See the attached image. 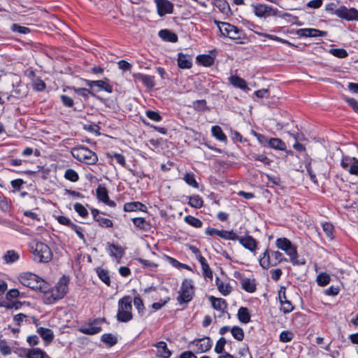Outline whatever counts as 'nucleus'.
I'll return each mask as SVG.
<instances>
[{
    "label": "nucleus",
    "mask_w": 358,
    "mask_h": 358,
    "mask_svg": "<svg viewBox=\"0 0 358 358\" xmlns=\"http://www.w3.org/2000/svg\"><path fill=\"white\" fill-rule=\"evenodd\" d=\"M178 64L181 69H189L192 66V59L189 56L182 52L178 55Z\"/></svg>",
    "instance_id": "393cba45"
},
{
    "label": "nucleus",
    "mask_w": 358,
    "mask_h": 358,
    "mask_svg": "<svg viewBox=\"0 0 358 358\" xmlns=\"http://www.w3.org/2000/svg\"><path fill=\"white\" fill-rule=\"evenodd\" d=\"M199 262L201 264L203 275L205 278H208L210 280L213 279V271L211 268H210L206 258H200Z\"/></svg>",
    "instance_id": "7c9ffc66"
},
{
    "label": "nucleus",
    "mask_w": 358,
    "mask_h": 358,
    "mask_svg": "<svg viewBox=\"0 0 358 358\" xmlns=\"http://www.w3.org/2000/svg\"><path fill=\"white\" fill-rule=\"evenodd\" d=\"M74 209L82 218L85 219L87 217L88 211L81 203H76L74 205Z\"/></svg>",
    "instance_id": "864d4df0"
},
{
    "label": "nucleus",
    "mask_w": 358,
    "mask_h": 358,
    "mask_svg": "<svg viewBox=\"0 0 358 358\" xmlns=\"http://www.w3.org/2000/svg\"><path fill=\"white\" fill-rule=\"evenodd\" d=\"M241 287L248 293H253L257 289V285L255 279L243 278L241 281Z\"/></svg>",
    "instance_id": "b1692460"
},
{
    "label": "nucleus",
    "mask_w": 358,
    "mask_h": 358,
    "mask_svg": "<svg viewBox=\"0 0 358 358\" xmlns=\"http://www.w3.org/2000/svg\"><path fill=\"white\" fill-rule=\"evenodd\" d=\"M353 163L350 165L348 171L352 175H358V159L353 157Z\"/></svg>",
    "instance_id": "e2e57ef3"
},
{
    "label": "nucleus",
    "mask_w": 358,
    "mask_h": 358,
    "mask_svg": "<svg viewBox=\"0 0 358 358\" xmlns=\"http://www.w3.org/2000/svg\"><path fill=\"white\" fill-rule=\"evenodd\" d=\"M219 237L224 240L237 241L239 238V236L236 234L233 230L226 231L220 230Z\"/></svg>",
    "instance_id": "ea45409f"
},
{
    "label": "nucleus",
    "mask_w": 358,
    "mask_h": 358,
    "mask_svg": "<svg viewBox=\"0 0 358 358\" xmlns=\"http://www.w3.org/2000/svg\"><path fill=\"white\" fill-rule=\"evenodd\" d=\"M278 298L281 305V310L283 313L287 314L294 310V306L292 302L287 300L286 297V289L285 287H281L278 291Z\"/></svg>",
    "instance_id": "4468645a"
},
{
    "label": "nucleus",
    "mask_w": 358,
    "mask_h": 358,
    "mask_svg": "<svg viewBox=\"0 0 358 358\" xmlns=\"http://www.w3.org/2000/svg\"><path fill=\"white\" fill-rule=\"evenodd\" d=\"M197 62L204 66H210L214 64L215 59L210 55H201L196 57Z\"/></svg>",
    "instance_id": "4c0bfd02"
},
{
    "label": "nucleus",
    "mask_w": 358,
    "mask_h": 358,
    "mask_svg": "<svg viewBox=\"0 0 358 358\" xmlns=\"http://www.w3.org/2000/svg\"><path fill=\"white\" fill-rule=\"evenodd\" d=\"M296 34L299 37H317L325 36L327 32L313 28H303L296 30Z\"/></svg>",
    "instance_id": "dca6fc26"
},
{
    "label": "nucleus",
    "mask_w": 358,
    "mask_h": 358,
    "mask_svg": "<svg viewBox=\"0 0 358 358\" xmlns=\"http://www.w3.org/2000/svg\"><path fill=\"white\" fill-rule=\"evenodd\" d=\"M30 75L32 76L31 85L36 91H43L45 89V83L38 77H36L34 73L31 71Z\"/></svg>",
    "instance_id": "2f4dec72"
},
{
    "label": "nucleus",
    "mask_w": 358,
    "mask_h": 358,
    "mask_svg": "<svg viewBox=\"0 0 358 358\" xmlns=\"http://www.w3.org/2000/svg\"><path fill=\"white\" fill-rule=\"evenodd\" d=\"M143 205L142 203H125L124 209L125 211H135L137 209H141Z\"/></svg>",
    "instance_id": "4d7b16f0"
},
{
    "label": "nucleus",
    "mask_w": 358,
    "mask_h": 358,
    "mask_svg": "<svg viewBox=\"0 0 358 358\" xmlns=\"http://www.w3.org/2000/svg\"><path fill=\"white\" fill-rule=\"evenodd\" d=\"M227 343V341L224 337H221L219 338V340L217 341L215 346V352L217 354H223L224 352V345Z\"/></svg>",
    "instance_id": "603ef678"
},
{
    "label": "nucleus",
    "mask_w": 358,
    "mask_h": 358,
    "mask_svg": "<svg viewBox=\"0 0 358 358\" xmlns=\"http://www.w3.org/2000/svg\"><path fill=\"white\" fill-rule=\"evenodd\" d=\"M131 298L129 296H124L118 301V310L117 313V320L127 322L132 318Z\"/></svg>",
    "instance_id": "423d86ee"
},
{
    "label": "nucleus",
    "mask_w": 358,
    "mask_h": 358,
    "mask_svg": "<svg viewBox=\"0 0 358 358\" xmlns=\"http://www.w3.org/2000/svg\"><path fill=\"white\" fill-rule=\"evenodd\" d=\"M158 36L165 42L176 43L178 37L176 33L169 29H162L158 32Z\"/></svg>",
    "instance_id": "6ab92c4d"
},
{
    "label": "nucleus",
    "mask_w": 358,
    "mask_h": 358,
    "mask_svg": "<svg viewBox=\"0 0 358 358\" xmlns=\"http://www.w3.org/2000/svg\"><path fill=\"white\" fill-rule=\"evenodd\" d=\"M294 337L293 332L286 330L282 331L279 335V341L282 343L290 342Z\"/></svg>",
    "instance_id": "de8ad7c7"
},
{
    "label": "nucleus",
    "mask_w": 358,
    "mask_h": 358,
    "mask_svg": "<svg viewBox=\"0 0 358 358\" xmlns=\"http://www.w3.org/2000/svg\"><path fill=\"white\" fill-rule=\"evenodd\" d=\"M108 80L107 78H105L104 80H95V87H97V90H94L96 92L105 90L108 93H111L113 92V86L108 83Z\"/></svg>",
    "instance_id": "c85d7f7f"
},
{
    "label": "nucleus",
    "mask_w": 358,
    "mask_h": 358,
    "mask_svg": "<svg viewBox=\"0 0 358 358\" xmlns=\"http://www.w3.org/2000/svg\"><path fill=\"white\" fill-rule=\"evenodd\" d=\"M253 158L255 160L259 161L265 165H269L271 162V159L264 155H255Z\"/></svg>",
    "instance_id": "69168bd1"
},
{
    "label": "nucleus",
    "mask_w": 358,
    "mask_h": 358,
    "mask_svg": "<svg viewBox=\"0 0 358 358\" xmlns=\"http://www.w3.org/2000/svg\"><path fill=\"white\" fill-rule=\"evenodd\" d=\"M96 195L99 201H110L107 189L101 185L96 189Z\"/></svg>",
    "instance_id": "473e14b6"
},
{
    "label": "nucleus",
    "mask_w": 358,
    "mask_h": 358,
    "mask_svg": "<svg viewBox=\"0 0 358 358\" xmlns=\"http://www.w3.org/2000/svg\"><path fill=\"white\" fill-rule=\"evenodd\" d=\"M194 289L193 281L191 279H185L179 291L178 302L180 304L189 303L192 299L194 293Z\"/></svg>",
    "instance_id": "6e6552de"
},
{
    "label": "nucleus",
    "mask_w": 358,
    "mask_h": 358,
    "mask_svg": "<svg viewBox=\"0 0 358 358\" xmlns=\"http://www.w3.org/2000/svg\"><path fill=\"white\" fill-rule=\"evenodd\" d=\"M189 347L194 348V350L197 354L206 352L211 348L212 341L208 336L195 338L189 343Z\"/></svg>",
    "instance_id": "9d476101"
},
{
    "label": "nucleus",
    "mask_w": 358,
    "mask_h": 358,
    "mask_svg": "<svg viewBox=\"0 0 358 358\" xmlns=\"http://www.w3.org/2000/svg\"><path fill=\"white\" fill-rule=\"evenodd\" d=\"M229 82L233 86L245 90H249L245 80L237 76H231L229 78Z\"/></svg>",
    "instance_id": "a878e982"
},
{
    "label": "nucleus",
    "mask_w": 358,
    "mask_h": 358,
    "mask_svg": "<svg viewBox=\"0 0 358 358\" xmlns=\"http://www.w3.org/2000/svg\"><path fill=\"white\" fill-rule=\"evenodd\" d=\"M317 285L320 287L327 285L330 282V276L327 273H320L316 279Z\"/></svg>",
    "instance_id": "37998d69"
},
{
    "label": "nucleus",
    "mask_w": 358,
    "mask_h": 358,
    "mask_svg": "<svg viewBox=\"0 0 358 358\" xmlns=\"http://www.w3.org/2000/svg\"><path fill=\"white\" fill-rule=\"evenodd\" d=\"M322 229L328 238H329L330 239L334 238V235H333L334 226L331 223L327 222L323 223L322 224Z\"/></svg>",
    "instance_id": "5fc2aeb1"
},
{
    "label": "nucleus",
    "mask_w": 358,
    "mask_h": 358,
    "mask_svg": "<svg viewBox=\"0 0 358 358\" xmlns=\"http://www.w3.org/2000/svg\"><path fill=\"white\" fill-rule=\"evenodd\" d=\"M75 92L78 95L85 97V98L88 97L89 94H92V96H94V94L93 93V92L92 90H90L89 89H86V88L75 89Z\"/></svg>",
    "instance_id": "680f3d73"
},
{
    "label": "nucleus",
    "mask_w": 358,
    "mask_h": 358,
    "mask_svg": "<svg viewBox=\"0 0 358 358\" xmlns=\"http://www.w3.org/2000/svg\"><path fill=\"white\" fill-rule=\"evenodd\" d=\"M215 285H216L219 292L223 296L229 295L232 291V287L230 285V284L229 282H223L222 280H221L220 279L219 277H216V278H215Z\"/></svg>",
    "instance_id": "5701e85b"
},
{
    "label": "nucleus",
    "mask_w": 358,
    "mask_h": 358,
    "mask_svg": "<svg viewBox=\"0 0 358 358\" xmlns=\"http://www.w3.org/2000/svg\"><path fill=\"white\" fill-rule=\"evenodd\" d=\"M45 352L40 348H31L27 350L26 358H45Z\"/></svg>",
    "instance_id": "f704fd0d"
},
{
    "label": "nucleus",
    "mask_w": 358,
    "mask_h": 358,
    "mask_svg": "<svg viewBox=\"0 0 358 358\" xmlns=\"http://www.w3.org/2000/svg\"><path fill=\"white\" fill-rule=\"evenodd\" d=\"M215 5L223 13H227L230 9L229 3L225 0H216Z\"/></svg>",
    "instance_id": "6e6d98bb"
},
{
    "label": "nucleus",
    "mask_w": 358,
    "mask_h": 358,
    "mask_svg": "<svg viewBox=\"0 0 358 358\" xmlns=\"http://www.w3.org/2000/svg\"><path fill=\"white\" fill-rule=\"evenodd\" d=\"M108 251L110 256L118 260L121 259L123 255L122 249L114 244H108Z\"/></svg>",
    "instance_id": "72a5a7b5"
},
{
    "label": "nucleus",
    "mask_w": 358,
    "mask_h": 358,
    "mask_svg": "<svg viewBox=\"0 0 358 358\" xmlns=\"http://www.w3.org/2000/svg\"><path fill=\"white\" fill-rule=\"evenodd\" d=\"M271 255L273 266H277L282 262H287V259L284 257L283 254L279 251L271 250Z\"/></svg>",
    "instance_id": "e433bc0d"
},
{
    "label": "nucleus",
    "mask_w": 358,
    "mask_h": 358,
    "mask_svg": "<svg viewBox=\"0 0 358 358\" xmlns=\"http://www.w3.org/2000/svg\"><path fill=\"white\" fill-rule=\"evenodd\" d=\"M64 178L66 180L73 182H77L79 180V176L78 173L72 169H68L66 170Z\"/></svg>",
    "instance_id": "49530a36"
},
{
    "label": "nucleus",
    "mask_w": 358,
    "mask_h": 358,
    "mask_svg": "<svg viewBox=\"0 0 358 358\" xmlns=\"http://www.w3.org/2000/svg\"><path fill=\"white\" fill-rule=\"evenodd\" d=\"M184 220L186 223L195 228H200L203 224L202 222L199 219L192 215L185 216Z\"/></svg>",
    "instance_id": "79ce46f5"
},
{
    "label": "nucleus",
    "mask_w": 358,
    "mask_h": 358,
    "mask_svg": "<svg viewBox=\"0 0 358 358\" xmlns=\"http://www.w3.org/2000/svg\"><path fill=\"white\" fill-rule=\"evenodd\" d=\"M173 11V4L168 0H158V15L163 17L171 14Z\"/></svg>",
    "instance_id": "f3484780"
},
{
    "label": "nucleus",
    "mask_w": 358,
    "mask_h": 358,
    "mask_svg": "<svg viewBox=\"0 0 358 358\" xmlns=\"http://www.w3.org/2000/svg\"><path fill=\"white\" fill-rule=\"evenodd\" d=\"M62 103L67 107H72L73 106V100L66 95H61L60 96Z\"/></svg>",
    "instance_id": "338daca9"
},
{
    "label": "nucleus",
    "mask_w": 358,
    "mask_h": 358,
    "mask_svg": "<svg viewBox=\"0 0 358 358\" xmlns=\"http://www.w3.org/2000/svg\"><path fill=\"white\" fill-rule=\"evenodd\" d=\"M231 333L233 337L238 341H243L244 338V331L242 328L238 326H234L231 329Z\"/></svg>",
    "instance_id": "a18cd8bd"
},
{
    "label": "nucleus",
    "mask_w": 358,
    "mask_h": 358,
    "mask_svg": "<svg viewBox=\"0 0 358 358\" xmlns=\"http://www.w3.org/2000/svg\"><path fill=\"white\" fill-rule=\"evenodd\" d=\"M215 22L223 36L228 37L239 43L244 38V33L241 29L228 22L220 21H215Z\"/></svg>",
    "instance_id": "20e7f679"
},
{
    "label": "nucleus",
    "mask_w": 358,
    "mask_h": 358,
    "mask_svg": "<svg viewBox=\"0 0 358 358\" xmlns=\"http://www.w3.org/2000/svg\"><path fill=\"white\" fill-rule=\"evenodd\" d=\"M252 10L256 16L259 17H266L270 15H275L277 10L270 6L265 4L252 5Z\"/></svg>",
    "instance_id": "f8f14e48"
},
{
    "label": "nucleus",
    "mask_w": 358,
    "mask_h": 358,
    "mask_svg": "<svg viewBox=\"0 0 358 358\" xmlns=\"http://www.w3.org/2000/svg\"><path fill=\"white\" fill-rule=\"evenodd\" d=\"M184 180L186 182L187 184H188L189 185H190L193 187H195V188L199 187V184L195 179V176L192 173H187L184 176Z\"/></svg>",
    "instance_id": "09e8293b"
},
{
    "label": "nucleus",
    "mask_w": 358,
    "mask_h": 358,
    "mask_svg": "<svg viewBox=\"0 0 358 358\" xmlns=\"http://www.w3.org/2000/svg\"><path fill=\"white\" fill-rule=\"evenodd\" d=\"M0 352L4 356L9 355L12 352L11 348L6 341H0Z\"/></svg>",
    "instance_id": "13d9d810"
},
{
    "label": "nucleus",
    "mask_w": 358,
    "mask_h": 358,
    "mask_svg": "<svg viewBox=\"0 0 358 358\" xmlns=\"http://www.w3.org/2000/svg\"><path fill=\"white\" fill-rule=\"evenodd\" d=\"M254 32L256 34H257L258 36H263V37L267 38L273 40V41L280 42V43H282L283 44H287V45H290L291 44L288 41H287L285 39H283V38H280V37H278L277 36H275V35L264 33V32H262V31H254Z\"/></svg>",
    "instance_id": "58836bf2"
},
{
    "label": "nucleus",
    "mask_w": 358,
    "mask_h": 358,
    "mask_svg": "<svg viewBox=\"0 0 358 358\" xmlns=\"http://www.w3.org/2000/svg\"><path fill=\"white\" fill-rule=\"evenodd\" d=\"M70 228L74 231L76 232V234L78 235V236L83 241L85 240V235H84V233H83V229L80 227V226H78L76 225V224L74 223H72V224L71 225Z\"/></svg>",
    "instance_id": "052dcab7"
},
{
    "label": "nucleus",
    "mask_w": 358,
    "mask_h": 358,
    "mask_svg": "<svg viewBox=\"0 0 358 358\" xmlns=\"http://www.w3.org/2000/svg\"><path fill=\"white\" fill-rule=\"evenodd\" d=\"M101 321V320L100 319H96L89 322L87 325L80 327L78 329V331L87 335L96 334L101 331V327L100 326Z\"/></svg>",
    "instance_id": "ddd939ff"
},
{
    "label": "nucleus",
    "mask_w": 358,
    "mask_h": 358,
    "mask_svg": "<svg viewBox=\"0 0 358 358\" xmlns=\"http://www.w3.org/2000/svg\"><path fill=\"white\" fill-rule=\"evenodd\" d=\"M276 247L285 252L289 257V261L294 266L304 265L306 260L302 258L299 259V255L296 246L287 238H278L275 241Z\"/></svg>",
    "instance_id": "f03ea898"
},
{
    "label": "nucleus",
    "mask_w": 358,
    "mask_h": 358,
    "mask_svg": "<svg viewBox=\"0 0 358 358\" xmlns=\"http://www.w3.org/2000/svg\"><path fill=\"white\" fill-rule=\"evenodd\" d=\"M172 352L164 341H158V358H169Z\"/></svg>",
    "instance_id": "cd10ccee"
},
{
    "label": "nucleus",
    "mask_w": 358,
    "mask_h": 358,
    "mask_svg": "<svg viewBox=\"0 0 358 358\" xmlns=\"http://www.w3.org/2000/svg\"><path fill=\"white\" fill-rule=\"evenodd\" d=\"M96 273H97L99 278H100V280H101L107 285H110V276H109L108 272L106 270L101 268H98L96 269Z\"/></svg>",
    "instance_id": "c03bdc74"
},
{
    "label": "nucleus",
    "mask_w": 358,
    "mask_h": 358,
    "mask_svg": "<svg viewBox=\"0 0 358 358\" xmlns=\"http://www.w3.org/2000/svg\"><path fill=\"white\" fill-rule=\"evenodd\" d=\"M306 169L311 181L315 184H317L315 173L326 176V168L322 161L311 160L306 164Z\"/></svg>",
    "instance_id": "1a4fd4ad"
},
{
    "label": "nucleus",
    "mask_w": 358,
    "mask_h": 358,
    "mask_svg": "<svg viewBox=\"0 0 358 358\" xmlns=\"http://www.w3.org/2000/svg\"><path fill=\"white\" fill-rule=\"evenodd\" d=\"M37 333L44 341L45 345H49L54 338L53 331L48 328L39 327L37 329Z\"/></svg>",
    "instance_id": "4be33fe9"
},
{
    "label": "nucleus",
    "mask_w": 358,
    "mask_h": 358,
    "mask_svg": "<svg viewBox=\"0 0 358 358\" xmlns=\"http://www.w3.org/2000/svg\"><path fill=\"white\" fill-rule=\"evenodd\" d=\"M238 320L243 324H248L250 321L251 315L246 307H241L237 313Z\"/></svg>",
    "instance_id": "c756f323"
},
{
    "label": "nucleus",
    "mask_w": 358,
    "mask_h": 358,
    "mask_svg": "<svg viewBox=\"0 0 358 358\" xmlns=\"http://www.w3.org/2000/svg\"><path fill=\"white\" fill-rule=\"evenodd\" d=\"M69 279L68 277H62L55 287L49 290H45V285L41 290L43 292V299L47 304H52L56 301L62 299L68 291V283Z\"/></svg>",
    "instance_id": "f257e3e1"
},
{
    "label": "nucleus",
    "mask_w": 358,
    "mask_h": 358,
    "mask_svg": "<svg viewBox=\"0 0 358 358\" xmlns=\"http://www.w3.org/2000/svg\"><path fill=\"white\" fill-rule=\"evenodd\" d=\"M56 220L58 221L59 223L69 226V227L72 224V222L66 217L63 215H57L55 216Z\"/></svg>",
    "instance_id": "0e129e2a"
},
{
    "label": "nucleus",
    "mask_w": 358,
    "mask_h": 358,
    "mask_svg": "<svg viewBox=\"0 0 358 358\" xmlns=\"http://www.w3.org/2000/svg\"><path fill=\"white\" fill-rule=\"evenodd\" d=\"M213 308L221 313H224L225 310L227 308V303L224 299L222 298H216L213 296H211L209 298Z\"/></svg>",
    "instance_id": "412c9836"
},
{
    "label": "nucleus",
    "mask_w": 358,
    "mask_h": 358,
    "mask_svg": "<svg viewBox=\"0 0 358 358\" xmlns=\"http://www.w3.org/2000/svg\"><path fill=\"white\" fill-rule=\"evenodd\" d=\"M22 285L33 289L42 290L45 282L41 278L31 273H23L19 276Z\"/></svg>",
    "instance_id": "0eeeda50"
},
{
    "label": "nucleus",
    "mask_w": 358,
    "mask_h": 358,
    "mask_svg": "<svg viewBox=\"0 0 358 358\" xmlns=\"http://www.w3.org/2000/svg\"><path fill=\"white\" fill-rule=\"evenodd\" d=\"M240 244L252 252H255L257 247V241L250 235L248 234L245 236H239L238 238Z\"/></svg>",
    "instance_id": "2eb2a0df"
},
{
    "label": "nucleus",
    "mask_w": 358,
    "mask_h": 358,
    "mask_svg": "<svg viewBox=\"0 0 358 358\" xmlns=\"http://www.w3.org/2000/svg\"><path fill=\"white\" fill-rule=\"evenodd\" d=\"M259 263L263 269H268L273 266L271 250L266 248L262 255L259 256Z\"/></svg>",
    "instance_id": "a211bd4d"
},
{
    "label": "nucleus",
    "mask_w": 358,
    "mask_h": 358,
    "mask_svg": "<svg viewBox=\"0 0 358 358\" xmlns=\"http://www.w3.org/2000/svg\"><path fill=\"white\" fill-rule=\"evenodd\" d=\"M29 248L35 261L46 263L52 259V253L48 245L34 240L29 243Z\"/></svg>",
    "instance_id": "7ed1b4c3"
},
{
    "label": "nucleus",
    "mask_w": 358,
    "mask_h": 358,
    "mask_svg": "<svg viewBox=\"0 0 358 358\" xmlns=\"http://www.w3.org/2000/svg\"><path fill=\"white\" fill-rule=\"evenodd\" d=\"M211 132H212V135L218 141H222V142H225L227 141V136L226 135L223 133L221 127L220 126H213L211 128Z\"/></svg>",
    "instance_id": "c9c22d12"
},
{
    "label": "nucleus",
    "mask_w": 358,
    "mask_h": 358,
    "mask_svg": "<svg viewBox=\"0 0 358 358\" xmlns=\"http://www.w3.org/2000/svg\"><path fill=\"white\" fill-rule=\"evenodd\" d=\"M92 214L94 219L99 222V224L103 227H110L113 225V222L110 220L101 217L99 215V211L96 209L92 210Z\"/></svg>",
    "instance_id": "bb28decb"
},
{
    "label": "nucleus",
    "mask_w": 358,
    "mask_h": 358,
    "mask_svg": "<svg viewBox=\"0 0 358 358\" xmlns=\"http://www.w3.org/2000/svg\"><path fill=\"white\" fill-rule=\"evenodd\" d=\"M335 14L348 21H358V10L354 8H348L345 6H341L335 11Z\"/></svg>",
    "instance_id": "9b49d317"
},
{
    "label": "nucleus",
    "mask_w": 358,
    "mask_h": 358,
    "mask_svg": "<svg viewBox=\"0 0 358 358\" xmlns=\"http://www.w3.org/2000/svg\"><path fill=\"white\" fill-rule=\"evenodd\" d=\"M344 99L355 111H358V101L349 97H345Z\"/></svg>",
    "instance_id": "774afa93"
},
{
    "label": "nucleus",
    "mask_w": 358,
    "mask_h": 358,
    "mask_svg": "<svg viewBox=\"0 0 358 358\" xmlns=\"http://www.w3.org/2000/svg\"><path fill=\"white\" fill-rule=\"evenodd\" d=\"M19 257V254L15 250H8L3 255V259L8 264L16 262Z\"/></svg>",
    "instance_id": "a19ab883"
},
{
    "label": "nucleus",
    "mask_w": 358,
    "mask_h": 358,
    "mask_svg": "<svg viewBox=\"0 0 358 358\" xmlns=\"http://www.w3.org/2000/svg\"><path fill=\"white\" fill-rule=\"evenodd\" d=\"M329 52L338 58H345L348 54L347 51L343 48H331L329 50Z\"/></svg>",
    "instance_id": "8fccbe9b"
},
{
    "label": "nucleus",
    "mask_w": 358,
    "mask_h": 358,
    "mask_svg": "<svg viewBox=\"0 0 358 358\" xmlns=\"http://www.w3.org/2000/svg\"><path fill=\"white\" fill-rule=\"evenodd\" d=\"M73 157L80 162L94 165L98 161L96 154L86 147L80 145L71 149Z\"/></svg>",
    "instance_id": "39448f33"
},
{
    "label": "nucleus",
    "mask_w": 358,
    "mask_h": 358,
    "mask_svg": "<svg viewBox=\"0 0 358 358\" xmlns=\"http://www.w3.org/2000/svg\"><path fill=\"white\" fill-rule=\"evenodd\" d=\"M11 30L14 32H18L23 34L30 32V29L28 27L20 26L17 24H13L11 26Z\"/></svg>",
    "instance_id": "bf43d9fd"
},
{
    "label": "nucleus",
    "mask_w": 358,
    "mask_h": 358,
    "mask_svg": "<svg viewBox=\"0 0 358 358\" xmlns=\"http://www.w3.org/2000/svg\"><path fill=\"white\" fill-rule=\"evenodd\" d=\"M269 148L278 150L285 151L287 149L286 143L278 138H265Z\"/></svg>",
    "instance_id": "aec40b11"
},
{
    "label": "nucleus",
    "mask_w": 358,
    "mask_h": 358,
    "mask_svg": "<svg viewBox=\"0 0 358 358\" xmlns=\"http://www.w3.org/2000/svg\"><path fill=\"white\" fill-rule=\"evenodd\" d=\"M101 341L109 346H113L117 343V338L111 334H105L101 336Z\"/></svg>",
    "instance_id": "3c124183"
}]
</instances>
